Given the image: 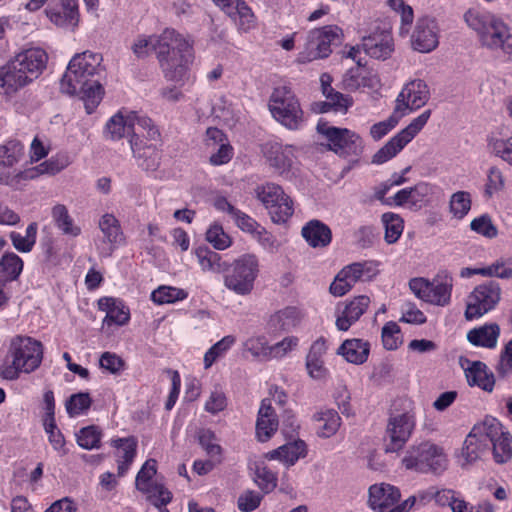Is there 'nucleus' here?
<instances>
[{"instance_id": "1", "label": "nucleus", "mask_w": 512, "mask_h": 512, "mask_svg": "<svg viewBox=\"0 0 512 512\" xmlns=\"http://www.w3.org/2000/svg\"><path fill=\"white\" fill-rule=\"evenodd\" d=\"M131 49L138 58L155 50L164 78L180 84L188 79V68L195 58L192 41L172 28H166L158 36L137 37Z\"/></svg>"}, {"instance_id": "2", "label": "nucleus", "mask_w": 512, "mask_h": 512, "mask_svg": "<svg viewBox=\"0 0 512 512\" xmlns=\"http://www.w3.org/2000/svg\"><path fill=\"white\" fill-rule=\"evenodd\" d=\"M23 144L10 140L0 145V184L13 189L22 188L28 181L41 175H55L68 166L65 157H51L34 167L17 169L16 165L23 159Z\"/></svg>"}, {"instance_id": "3", "label": "nucleus", "mask_w": 512, "mask_h": 512, "mask_svg": "<svg viewBox=\"0 0 512 512\" xmlns=\"http://www.w3.org/2000/svg\"><path fill=\"white\" fill-rule=\"evenodd\" d=\"M48 54L41 47H29L0 67V94L11 95L38 79L46 69Z\"/></svg>"}, {"instance_id": "4", "label": "nucleus", "mask_w": 512, "mask_h": 512, "mask_svg": "<svg viewBox=\"0 0 512 512\" xmlns=\"http://www.w3.org/2000/svg\"><path fill=\"white\" fill-rule=\"evenodd\" d=\"M464 21L477 33L482 46L512 56V32L501 17L487 10L470 8L464 14Z\"/></svg>"}, {"instance_id": "5", "label": "nucleus", "mask_w": 512, "mask_h": 512, "mask_svg": "<svg viewBox=\"0 0 512 512\" xmlns=\"http://www.w3.org/2000/svg\"><path fill=\"white\" fill-rule=\"evenodd\" d=\"M43 344L29 336L11 339L5 359L0 365V376L5 380H16L22 373L34 372L42 363Z\"/></svg>"}, {"instance_id": "6", "label": "nucleus", "mask_w": 512, "mask_h": 512, "mask_svg": "<svg viewBox=\"0 0 512 512\" xmlns=\"http://www.w3.org/2000/svg\"><path fill=\"white\" fill-rule=\"evenodd\" d=\"M104 133L107 139L114 141L131 133V138L146 137L149 140H157L160 136L149 117L128 110H120L113 115L107 121Z\"/></svg>"}, {"instance_id": "7", "label": "nucleus", "mask_w": 512, "mask_h": 512, "mask_svg": "<svg viewBox=\"0 0 512 512\" xmlns=\"http://www.w3.org/2000/svg\"><path fill=\"white\" fill-rule=\"evenodd\" d=\"M260 273L258 257L246 253L236 258L226 269L223 284L226 289L238 296L250 295Z\"/></svg>"}, {"instance_id": "8", "label": "nucleus", "mask_w": 512, "mask_h": 512, "mask_svg": "<svg viewBox=\"0 0 512 512\" xmlns=\"http://www.w3.org/2000/svg\"><path fill=\"white\" fill-rule=\"evenodd\" d=\"M268 107L272 117L289 130H300L305 125V115L299 99L287 86L274 88Z\"/></svg>"}, {"instance_id": "9", "label": "nucleus", "mask_w": 512, "mask_h": 512, "mask_svg": "<svg viewBox=\"0 0 512 512\" xmlns=\"http://www.w3.org/2000/svg\"><path fill=\"white\" fill-rule=\"evenodd\" d=\"M61 91L78 96L85 105L88 114H91L101 102L104 89L91 75H85L77 69L67 68L61 79Z\"/></svg>"}, {"instance_id": "10", "label": "nucleus", "mask_w": 512, "mask_h": 512, "mask_svg": "<svg viewBox=\"0 0 512 512\" xmlns=\"http://www.w3.org/2000/svg\"><path fill=\"white\" fill-rule=\"evenodd\" d=\"M255 198L262 204L273 223L282 224L294 213V202L282 186L265 182L254 189Z\"/></svg>"}, {"instance_id": "11", "label": "nucleus", "mask_w": 512, "mask_h": 512, "mask_svg": "<svg viewBox=\"0 0 512 512\" xmlns=\"http://www.w3.org/2000/svg\"><path fill=\"white\" fill-rule=\"evenodd\" d=\"M402 464L408 470L440 474L447 469L448 457L442 447L431 442H423L407 450Z\"/></svg>"}, {"instance_id": "12", "label": "nucleus", "mask_w": 512, "mask_h": 512, "mask_svg": "<svg viewBox=\"0 0 512 512\" xmlns=\"http://www.w3.org/2000/svg\"><path fill=\"white\" fill-rule=\"evenodd\" d=\"M409 288L419 300L445 307L451 302L453 279L448 274H437L432 280L415 277L409 281Z\"/></svg>"}, {"instance_id": "13", "label": "nucleus", "mask_w": 512, "mask_h": 512, "mask_svg": "<svg viewBox=\"0 0 512 512\" xmlns=\"http://www.w3.org/2000/svg\"><path fill=\"white\" fill-rule=\"evenodd\" d=\"M342 29L337 25H326L308 32L303 50L298 55L300 63H307L317 59L327 58L331 53V46L339 41Z\"/></svg>"}, {"instance_id": "14", "label": "nucleus", "mask_w": 512, "mask_h": 512, "mask_svg": "<svg viewBox=\"0 0 512 512\" xmlns=\"http://www.w3.org/2000/svg\"><path fill=\"white\" fill-rule=\"evenodd\" d=\"M376 261L354 262L343 267L330 284L329 291L335 297L347 294L358 281L373 279L378 273Z\"/></svg>"}, {"instance_id": "15", "label": "nucleus", "mask_w": 512, "mask_h": 512, "mask_svg": "<svg viewBox=\"0 0 512 512\" xmlns=\"http://www.w3.org/2000/svg\"><path fill=\"white\" fill-rule=\"evenodd\" d=\"M317 131L326 140L329 150L340 156L358 155L362 150L361 137L350 129L319 120Z\"/></svg>"}, {"instance_id": "16", "label": "nucleus", "mask_w": 512, "mask_h": 512, "mask_svg": "<svg viewBox=\"0 0 512 512\" xmlns=\"http://www.w3.org/2000/svg\"><path fill=\"white\" fill-rule=\"evenodd\" d=\"M430 116L431 110H425L414 118L373 155L372 162L379 165L394 158L424 128Z\"/></svg>"}, {"instance_id": "17", "label": "nucleus", "mask_w": 512, "mask_h": 512, "mask_svg": "<svg viewBox=\"0 0 512 512\" xmlns=\"http://www.w3.org/2000/svg\"><path fill=\"white\" fill-rule=\"evenodd\" d=\"M501 294V287L495 281L477 285L467 297L465 318L469 321L479 319L495 309L501 299Z\"/></svg>"}, {"instance_id": "18", "label": "nucleus", "mask_w": 512, "mask_h": 512, "mask_svg": "<svg viewBox=\"0 0 512 512\" xmlns=\"http://www.w3.org/2000/svg\"><path fill=\"white\" fill-rule=\"evenodd\" d=\"M296 152L295 146L278 141H268L262 146V153L270 167L284 177H289L297 164Z\"/></svg>"}, {"instance_id": "19", "label": "nucleus", "mask_w": 512, "mask_h": 512, "mask_svg": "<svg viewBox=\"0 0 512 512\" xmlns=\"http://www.w3.org/2000/svg\"><path fill=\"white\" fill-rule=\"evenodd\" d=\"M156 472V461L148 459L137 473L136 489L145 494L148 501H153L155 504L171 502L172 493L162 483L153 480Z\"/></svg>"}, {"instance_id": "20", "label": "nucleus", "mask_w": 512, "mask_h": 512, "mask_svg": "<svg viewBox=\"0 0 512 512\" xmlns=\"http://www.w3.org/2000/svg\"><path fill=\"white\" fill-rule=\"evenodd\" d=\"M483 426L487 429L486 442L488 451L492 447L493 457L497 463H505L512 457V436L503 425L493 417L483 420Z\"/></svg>"}, {"instance_id": "21", "label": "nucleus", "mask_w": 512, "mask_h": 512, "mask_svg": "<svg viewBox=\"0 0 512 512\" xmlns=\"http://www.w3.org/2000/svg\"><path fill=\"white\" fill-rule=\"evenodd\" d=\"M416 425L415 413L411 410L399 414H392L387 424L388 444L387 452L401 450L412 435Z\"/></svg>"}, {"instance_id": "22", "label": "nucleus", "mask_w": 512, "mask_h": 512, "mask_svg": "<svg viewBox=\"0 0 512 512\" xmlns=\"http://www.w3.org/2000/svg\"><path fill=\"white\" fill-rule=\"evenodd\" d=\"M439 187L428 182H419L412 187H406L393 196L397 207H405L410 210H420L428 205L439 192Z\"/></svg>"}, {"instance_id": "23", "label": "nucleus", "mask_w": 512, "mask_h": 512, "mask_svg": "<svg viewBox=\"0 0 512 512\" xmlns=\"http://www.w3.org/2000/svg\"><path fill=\"white\" fill-rule=\"evenodd\" d=\"M430 97V91L421 79H414L406 83L396 98L395 110L402 117L423 107Z\"/></svg>"}, {"instance_id": "24", "label": "nucleus", "mask_w": 512, "mask_h": 512, "mask_svg": "<svg viewBox=\"0 0 512 512\" xmlns=\"http://www.w3.org/2000/svg\"><path fill=\"white\" fill-rule=\"evenodd\" d=\"M440 28L435 18L423 16L416 22L411 34V46L420 53H430L439 45Z\"/></svg>"}, {"instance_id": "25", "label": "nucleus", "mask_w": 512, "mask_h": 512, "mask_svg": "<svg viewBox=\"0 0 512 512\" xmlns=\"http://www.w3.org/2000/svg\"><path fill=\"white\" fill-rule=\"evenodd\" d=\"M486 428L483 421L473 426L470 433L466 436L459 456L461 466H467L482 459L488 453V446L485 436Z\"/></svg>"}, {"instance_id": "26", "label": "nucleus", "mask_w": 512, "mask_h": 512, "mask_svg": "<svg viewBox=\"0 0 512 512\" xmlns=\"http://www.w3.org/2000/svg\"><path fill=\"white\" fill-rule=\"evenodd\" d=\"M369 304L370 298L366 295H360L347 303L339 304L336 308L337 329L347 331L366 312Z\"/></svg>"}, {"instance_id": "27", "label": "nucleus", "mask_w": 512, "mask_h": 512, "mask_svg": "<svg viewBox=\"0 0 512 512\" xmlns=\"http://www.w3.org/2000/svg\"><path fill=\"white\" fill-rule=\"evenodd\" d=\"M206 146L208 149L215 150L209 157V162L213 166L225 165L234 156V148L224 132L218 128L210 127L207 129Z\"/></svg>"}, {"instance_id": "28", "label": "nucleus", "mask_w": 512, "mask_h": 512, "mask_svg": "<svg viewBox=\"0 0 512 512\" xmlns=\"http://www.w3.org/2000/svg\"><path fill=\"white\" fill-rule=\"evenodd\" d=\"M400 490L388 483H376L370 486L368 506L375 512H388L400 501Z\"/></svg>"}, {"instance_id": "29", "label": "nucleus", "mask_w": 512, "mask_h": 512, "mask_svg": "<svg viewBox=\"0 0 512 512\" xmlns=\"http://www.w3.org/2000/svg\"><path fill=\"white\" fill-rule=\"evenodd\" d=\"M278 416L271 400L263 399L256 420V437L260 442L268 441L278 430Z\"/></svg>"}, {"instance_id": "30", "label": "nucleus", "mask_w": 512, "mask_h": 512, "mask_svg": "<svg viewBox=\"0 0 512 512\" xmlns=\"http://www.w3.org/2000/svg\"><path fill=\"white\" fill-rule=\"evenodd\" d=\"M327 352V342L324 338L315 340L306 356V369L308 375L315 380H323L328 376L324 356Z\"/></svg>"}, {"instance_id": "31", "label": "nucleus", "mask_w": 512, "mask_h": 512, "mask_svg": "<svg viewBox=\"0 0 512 512\" xmlns=\"http://www.w3.org/2000/svg\"><path fill=\"white\" fill-rule=\"evenodd\" d=\"M361 47L370 57L385 60L394 51L393 37L388 31L374 33L363 39Z\"/></svg>"}, {"instance_id": "32", "label": "nucleus", "mask_w": 512, "mask_h": 512, "mask_svg": "<svg viewBox=\"0 0 512 512\" xmlns=\"http://www.w3.org/2000/svg\"><path fill=\"white\" fill-rule=\"evenodd\" d=\"M45 13L49 20L62 28H75L79 22V6L73 0L60 1V6L48 8Z\"/></svg>"}, {"instance_id": "33", "label": "nucleus", "mask_w": 512, "mask_h": 512, "mask_svg": "<svg viewBox=\"0 0 512 512\" xmlns=\"http://www.w3.org/2000/svg\"><path fill=\"white\" fill-rule=\"evenodd\" d=\"M98 306L101 311L106 312L103 325L123 326L130 320V310L120 299L103 297L99 299Z\"/></svg>"}, {"instance_id": "34", "label": "nucleus", "mask_w": 512, "mask_h": 512, "mask_svg": "<svg viewBox=\"0 0 512 512\" xmlns=\"http://www.w3.org/2000/svg\"><path fill=\"white\" fill-rule=\"evenodd\" d=\"M322 92L327 101L321 103L319 112H326L332 108L335 111L346 112L353 105V98L349 95H344L336 92L331 87V77L328 74H322L321 78Z\"/></svg>"}, {"instance_id": "35", "label": "nucleus", "mask_w": 512, "mask_h": 512, "mask_svg": "<svg viewBox=\"0 0 512 512\" xmlns=\"http://www.w3.org/2000/svg\"><path fill=\"white\" fill-rule=\"evenodd\" d=\"M130 147L138 165L147 171H154L160 163V155L153 144H146L142 137L130 139Z\"/></svg>"}, {"instance_id": "36", "label": "nucleus", "mask_w": 512, "mask_h": 512, "mask_svg": "<svg viewBox=\"0 0 512 512\" xmlns=\"http://www.w3.org/2000/svg\"><path fill=\"white\" fill-rule=\"evenodd\" d=\"M464 368L467 382L470 386H477L486 392H492L495 385L493 373L486 364L480 361L469 362Z\"/></svg>"}, {"instance_id": "37", "label": "nucleus", "mask_w": 512, "mask_h": 512, "mask_svg": "<svg viewBox=\"0 0 512 512\" xmlns=\"http://www.w3.org/2000/svg\"><path fill=\"white\" fill-rule=\"evenodd\" d=\"M306 454V443L301 439H297L268 452L266 457L270 460H279L287 466H292L300 458L305 457Z\"/></svg>"}, {"instance_id": "38", "label": "nucleus", "mask_w": 512, "mask_h": 512, "mask_svg": "<svg viewBox=\"0 0 512 512\" xmlns=\"http://www.w3.org/2000/svg\"><path fill=\"white\" fill-rule=\"evenodd\" d=\"M303 238L313 248L327 247L332 240L330 228L319 220L306 223L301 231Z\"/></svg>"}, {"instance_id": "39", "label": "nucleus", "mask_w": 512, "mask_h": 512, "mask_svg": "<svg viewBox=\"0 0 512 512\" xmlns=\"http://www.w3.org/2000/svg\"><path fill=\"white\" fill-rule=\"evenodd\" d=\"M347 362L360 365L367 361L370 353V344L363 339H347L337 350Z\"/></svg>"}, {"instance_id": "40", "label": "nucleus", "mask_w": 512, "mask_h": 512, "mask_svg": "<svg viewBox=\"0 0 512 512\" xmlns=\"http://www.w3.org/2000/svg\"><path fill=\"white\" fill-rule=\"evenodd\" d=\"M500 336V327L496 323H487L470 330L467 333L468 341L477 347L495 348Z\"/></svg>"}, {"instance_id": "41", "label": "nucleus", "mask_w": 512, "mask_h": 512, "mask_svg": "<svg viewBox=\"0 0 512 512\" xmlns=\"http://www.w3.org/2000/svg\"><path fill=\"white\" fill-rule=\"evenodd\" d=\"M302 315L298 308L288 306L273 313L268 321L271 328L279 331H289L301 321Z\"/></svg>"}, {"instance_id": "42", "label": "nucleus", "mask_w": 512, "mask_h": 512, "mask_svg": "<svg viewBox=\"0 0 512 512\" xmlns=\"http://www.w3.org/2000/svg\"><path fill=\"white\" fill-rule=\"evenodd\" d=\"M313 421L316 423L317 435L322 438H329L336 434L341 425V417L331 409L315 413Z\"/></svg>"}, {"instance_id": "43", "label": "nucleus", "mask_w": 512, "mask_h": 512, "mask_svg": "<svg viewBox=\"0 0 512 512\" xmlns=\"http://www.w3.org/2000/svg\"><path fill=\"white\" fill-rule=\"evenodd\" d=\"M111 445L118 449V473L124 475L136 456L137 442L133 438H117Z\"/></svg>"}, {"instance_id": "44", "label": "nucleus", "mask_w": 512, "mask_h": 512, "mask_svg": "<svg viewBox=\"0 0 512 512\" xmlns=\"http://www.w3.org/2000/svg\"><path fill=\"white\" fill-rule=\"evenodd\" d=\"M104 241L110 244L112 248L124 241V234L119 220L111 213H105L98 222Z\"/></svg>"}, {"instance_id": "45", "label": "nucleus", "mask_w": 512, "mask_h": 512, "mask_svg": "<svg viewBox=\"0 0 512 512\" xmlns=\"http://www.w3.org/2000/svg\"><path fill=\"white\" fill-rule=\"evenodd\" d=\"M52 219L55 226L64 234L70 237H78L82 229L75 223L74 219L69 214L67 207L63 204H57L51 211Z\"/></svg>"}, {"instance_id": "46", "label": "nucleus", "mask_w": 512, "mask_h": 512, "mask_svg": "<svg viewBox=\"0 0 512 512\" xmlns=\"http://www.w3.org/2000/svg\"><path fill=\"white\" fill-rule=\"evenodd\" d=\"M24 268V262L14 252H5L0 257V281L13 282L16 281Z\"/></svg>"}, {"instance_id": "47", "label": "nucleus", "mask_w": 512, "mask_h": 512, "mask_svg": "<svg viewBox=\"0 0 512 512\" xmlns=\"http://www.w3.org/2000/svg\"><path fill=\"white\" fill-rule=\"evenodd\" d=\"M102 56L92 51L76 54L69 62L67 68L77 69L85 75L95 76L98 72Z\"/></svg>"}, {"instance_id": "48", "label": "nucleus", "mask_w": 512, "mask_h": 512, "mask_svg": "<svg viewBox=\"0 0 512 512\" xmlns=\"http://www.w3.org/2000/svg\"><path fill=\"white\" fill-rule=\"evenodd\" d=\"M243 351L253 359L270 361V347L268 338L263 334L251 335L242 344Z\"/></svg>"}, {"instance_id": "49", "label": "nucleus", "mask_w": 512, "mask_h": 512, "mask_svg": "<svg viewBox=\"0 0 512 512\" xmlns=\"http://www.w3.org/2000/svg\"><path fill=\"white\" fill-rule=\"evenodd\" d=\"M490 152L512 166V132L508 134H492L488 138Z\"/></svg>"}, {"instance_id": "50", "label": "nucleus", "mask_w": 512, "mask_h": 512, "mask_svg": "<svg viewBox=\"0 0 512 512\" xmlns=\"http://www.w3.org/2000/svg\"><path fill=\"white\" fill-rule=\"evenodd\" d=\"M226 14L242 32H248L255 27L254 13L244 0H240V2L234 5Z\"/></svg>"}, {"instance_id": "51", "label": "nucleus", "mask_w": 512, "mask_h": 512, "mask_svg": "<svg viewBox=\"0 0 512 512\" xmlns=\"http://www.w3.org/2000/svg\"><path fill=\"white\" fill-rule=\"evenodd\" d=\"M188 292L182 288L161 285L151 292V300L157 305L174 304L185 300Z\"/></svg>"}, {"instance_id": "52", "label": "nucleus", "mask_w": 512, "mask_h": 512, "mask_svg": "<svg viewBox=\"0 0 512 512\" xmlns=\"http://www.w3.org/2000/svg\"><path fill=\"white\" fill-rule=\"evenodd\" d=\"M506 185V177L503 171L496 166L488 168L484 183V197L491 199L504 191Z\"/></svg>"}, {"instance_id": "53", "label": "nucleus", "mask_w": 512, "mask_h": 512, "mask_svg": "<svg viewBox=\"0 0 512 512\" xmlns=\"http://www.w3.org/2000/svg\"><path fill=\"white\" fill-rule=\"evenodd\" d=\"M362 66L350 68L343 77V85L350 91H356L362 87H373L375 78L366 73Z\"/></svg>"}, {"instance_id": "54", "label": "nucleus", "mask_w": 512, "mask_h": 512, "mask_svg": "<svg viewBox=\"0 0 512 512\" xmlns=\"http://www.w3.org/2000/svg\"><path fill=\"white\" fill-rule=\"evenodd\" d=\"M381 221L385 227V241L388 244L396 243L404 230L403 218L394 212H386L382 215Z\"/></svg>"}, {"instance_id": "55", "label": "nucleus", "mask_w": 512, "mask_h": 512, "mask_svg": "<svg viewBox=\"0 0 512 512\" xmlns=\"http://www.w3.org/2000/svg\"><path fill=\"white\" fill-rule=\"evenodd\" d=\"M388 6L400 16L399 34L406 37L411 30L414 21L413 8L404 0H388Z\"/></svg>"}, {"instance_id": "56", "label": "nucleus", "mask_w": 512, "mask_h": 512, "mask_svg": "<svg viewBox=\"0 0 512 512\" xmlns=\"http://www.w3.org/2000/svg\"><path fill=\"white\" fill-rule=\"evenodd\" d=\"M472 206V196L468 191H457L453 193L449 200V212L453 218L461 220L465 218Z\"/></svg>"}, {"instance_id": "57", "label": "nucleus", "mask_w": 512, "mask_h": 512, "mask_svg": "<svg viewBox=\"0 0 512 512\" xmlns=\"http://www.w3.org/2000/svg\"><path fill=\"white\" fill-rule=\"evenodd\" d=\"M235 343L236 337L227 335L211 346L204 355V368L209 369L218 359L224 357Z\"/></svg>"}, {"instance_id": "58", "label": "nucleus", "mask_w": 512, "mask_h": 512, "mask_svg": "<svg viewBox=\"0 0 512 512\" xmlns=\"http://www.w3.org/2000/svg\"><path fill=\"white\" fill-rule=\"evenodd\" d=\"M101 438L102 431L95 425L83 427L76 433L77 444L86 450L100 448Z\"/></svg>"}, {"instance_id": "59", "label": "nucleus", "mask_w": 512, "mask_h": 512, "mask_svg": "<svg viewBox=\"0 0 512 512\" xmlns=\"http://www.w3.org/2000/svg\"><path fill=\"white\" fill-rule=\"evenodd\" d=\"M92 404V399L88 392H79L71 395L65 403L67 414L70 417H76L86 413Z\"/></svg>"}, {"instance_id": "60", "label": "nucleus", "mask_w": 512, "mask_h": 512, "mask_svg": "<svg viewBox=\"0 0 512 512\" xmlns=\"http://www.w3.org/2000/svg\"><path fill=\"white\" fill-rule=\"evenodd\" d=\"M482 276L495 277L500 279L512 278V258L502 257L495 262L483 267Z\"/></svg>"}, {"instance_id": "61", "label": "nucleus", "mask_w": 512, "mask_h": 512, "mask_svg": "<svg viewBox=\"0 0 512 512\" xmlns=\"http://www.w3.org/2000/svg\"><path fill=\"white\" fill-rule=\"evenodd\" d=\"M206 240L216 250H225L232 245V238L219 223H212L206 231Z\"/></svg>"}, {"instance_id": "62", "label": "nucleus", "mask_w": 512, "mask_h": 512, "mask_svg": "<svg viewBox=\"0 0 512 512\" xmlns=\"http://www.w3.org/2000/svg\"><path fill=\"white\" fill-rule=\"evenodd\" d=\"M299 346V338L297 336H286L282 340L271 344L270 360H281L287 357L291 352L295 351Z\"/></svg>"}, {"instance_id": "63", "label": "nucleus", "mask_w": 512, "mask_h": 512, "mask_svg": "<svg viewBox=\"0 0 512 512\" xmlns=\"http://www.w3.org/2000/svg\"><path fill=\"white\" fill-rule=\"evenodd\" d=\"M198 263L203 271L217 272L221 269V256L206 247H199L195 250Z\"/></svg>"}, {"instance_id": "64", "label": "nucleus", "mask_w": 512, "mask_h": 512, "mask_svg": "<svg viewBox=\"0 0 512 512\" xmlns=\"http://www.w3.org/2000/svg\"><path fill=\"white\" fill-rule=\"evenodd\" d=\"M382 342L387 350H396L402 343L400 327L397 323L387 322L382 328Z\"/></svg>"}]
</instances>
